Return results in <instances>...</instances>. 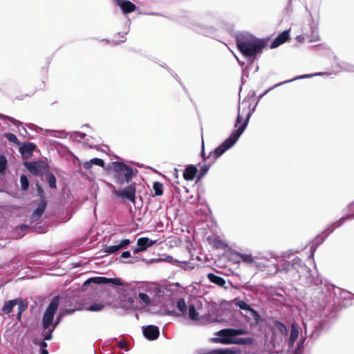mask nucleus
Returning <instances> with one entry per match:
<instances>
[{"label":"nucleus","instance_id":"1","mask_svg":"<svg viewBox=\"0 0 354 354\" xmlns=\"http://www.w3.org/2000/svg\"><path fill=\"white\" fill-rule=\"evenodd\" d=\"M250 116V104L243 102L241 106L239 107V113L235 123V127L237 129L221 145L210 152V156H212V162H215L219 157L236 143L248 126Z\"/></svg>","mask_w":354,"mask_h":354},{"label":"nucleus","instance_id":"2","mask_svg":"<svg viewBox=\"0 0 354 354\" xmlns=\"http://www.w3.org/2000/svg\"><path fill=\"white\" fill-rule=\"evenodd\" d=\"M236 44L245 57H254L262 53L263 49L267 46V41L250 34H243L236 37Z\"/></svg>","mask_w":354,"mask_h":354},{"label":"nucleus","instance_id":"3","mask_svg":"<svg viewBox=\"0 0 354 354\" xmlns=\"http://www.w3.org/2000/svg\"><path fill=\"white\" fill-rule=\"evenodd\" d=\"M113 169L115 173V183L123 186L125 183H129L131 181L133 170L129 166L120 162H114L113 163Z\"/></svg>","mask_w":354,"mask_h":354},{"label":"nucleus","instance_id":"4","mask_svg":"<svg viewBox=\"0 0 354 354\" xmlns=\"http://www.w3.org/2000/svg\"><path fill=\"white\" fill-rule=\"evenodd\" d=\"M59 301L60 299L58 296L54 297L47 307L46 310H45L42 317L44 331L48 329L50 326L53 324L55 314L56 313L59 307Z\"/></svg>","mask_w":354,"mask_h":354},{"label":"nucleus","instance_id":"5","mask_svg":"<svg viewBox=\"0 0 354 354\" xmlns=\"http://www.w3.org/2000/svg\"><path fill=\"white\" fill-rule=\"evenodd\" d=\"M112 194L115 196V197L118 198H120L123 201H128L131 203H135L136 200V183H132L128 185V187L122 189L117 190L115 187L112 185Z\"/></svg>","mask_w":354,"mask_h":354},{"label":"nucleus","instance_id":"6","mask_svg":"<svg viewBox=\"0 0 354 354\" xmlns=\"http://www.w3.org/2000/svg\"><path fill=\"white\" fill-rule=\"evenodd\" d=\"M109 284L112 283L115 286H122V283L119 278L109 279L104 277H95L88 279L83 284L86 287L90 284Z\"/></svg>","mask_w":354,"mask_h":354},{"label":"nucleus","instance_id":"7","mask_svg":"<svg viewBox=\"0 0 354 354\" xmlns=\"http://www.w3.org/2000/svg\"><path fill=\"white\" fill-rule=\"evenodd\" d=\"M212 342L214 343H221L223 344H250L253 342V339L251 337H239V338H220V337H214L212 338Z\"/></svg>","mask_w":354,"mask_h":354},{"label":"nucleus","instance_id":"8","mask_svg":"<svg viewBox=\"0 0 354 354\" xmlns=\"http://www.w3.org/2000/svg\"><path fill=\"white\" fill-rule=\"evenodd\" d=\"M248 330L244 329L225 328L218 331L216 335L221 337L220 338H234L235 336L247 335Z\"/></svg>","mask_w":354,"mask_h":354},{"label":"nucleus","instance_id":"9","mask_svg":"<svg viewBox=\"0 0 354 354\" xmlns=\"http://www.w3.org/2000/svg\"><path fill=\"white\" fill-rule=\"evenodd\" d=\"M143 335L149 340L157 339L160 335L159 328L154 325H149L142 328Z\"/></svg>","mask_w":354,"mask_h":354},{"label":"nucleus","instance_id":"10","mask_svg":"<svg viewBox=\"0 0 354 354\" xmlns=\"http://www.w3.org/2000/svg\"><path fill=\"white\" fill-rule=\"evenodd\" d=\"M46 205L47 204L44 198L41 197V200H40L38 207L32 212L30 216V220L32 222H35L41 218L45 212Z\"/></svg>","mask_w":354,"mask_h":354},{"label":"nucleus","instance_id":"11","mask_svg":"<svg viewBox=\"0 0 354 354\" xmlns=\"http://www.w3.org/2000/svg\"><path fill=\"white\" fill-rule=\"evenodd\" d=\"M290 39V30H286L280 33L272 42L270 47L272 48H277L284 44Z\"/></svg>","mask_w":354,"mask_h":354},{"label":"nucleus","instance_id":"12","mask_svg":"<svg viewBox=\"0 0 354 354\" xmlns=\"http://www.w3.org/2000/svg\"><path fill=\"white\" fill-rule=\"evenodd\" d=\"M36 149V145L32 142L24 143L19 148L20 153L24 158H29L32 155Z\"/></svg>","mask_w":354,"mask_h":354},{"label":"nucleus","instance_id":"13","mask_svg":"<svg viewBox=\"0 0 354 354\" xmlns=\"http://www.w3.org/2000/svg\"><path fill=\"white\" fill-rule=\"evenodd\" d=\"M208 243L216 249H225L227 245L216 236H211L207 237Z\"/></svg>","mask_w":354,"mask_h":354},{"label":"nucleus","instance_id":"14","mask_svg":"<svg viewBox=\"0 0 354 354\" xmlns=\"http://www.w3.org/2000/svg\"><path fill=\"white\" fill-rule=\"evenodd\" d=\"M26 167L35 175L40 174L44 169V165L41 162H28Z\"/></svg>","mask_w":354,"mask_h":354},{"label":"nucleus","instance_id":"15","mask_svg":"<svg viewBox=\"0 0 354 354\" xmlns=\"http://www.w3.org/2000/svg\"><path fill=\"white\" fill-rule=\"evenodd\" d=\"M207 277L209 280L210 282L214 283L215 285H216L221 288H226V287H225L226 281L224 278H223L220 276H217L213 273H208L207 274Z\"/></svg>","mask_w":354,"mask_h":354},{"label":"nucleus","instance_id":"16","mask_svg":"<svg viewBox=\"0 0 354 354\" xmlns=\"http://www.w3.org/2000/svg\"><path fill=\"white\" fill-rule=\"evenodd\" d=\"M198 172V169L194 165H188L183 172V178L186 180H192L195 178L196 174Z\"/></svg>","mask_w":354,"mask_h":354},{"label":"nucleus","instance_id":"17","mask_svg":"<svg viewBox=\"0 0 354 354\" xmlns=\"http://www.w3.org/2000/svg\"><path fill=\"white\" fill-rule=\"evenodd\" d=\"M156 242V241H152L147 237H141L138 239L137 245L143 252L151 247Z\"/></svg>","mask_w":354,"mask_h":354},{"label":"nucleus","instance_id":"18","mask_svg":"<svg viewBox=\"0 0 354 354\" xmlns=\"http://www.w3.org/2000/svg\"><path fill=\"white\" fill-rule=\"evenodd\" d=\"M118 5L124 13H130L136 10V6L132 2L127 0H118Z\"/></svg>","mask_w":354,"mask_h":354},{"label":"nucleus","instance_id":"19","mask_svg":"<svg viewBox=\"0 0 354 354\" xmlns=\"http://www.w3.org/2000/svg\"><path fill=\"white\" fill-rule=\"evenodd\" d=\"M17 304V299L9 300L5 302L3 308H2V312L4 314H9L10 313L13 308Z\"/></svg>","mask_w":354,"mask_h":354},{"label":"nucleus","instance_id":"20","mask_svg":"<svg viewBox=\"0 0 354 354\" xmlns=\"http://www.w3.org/2000/svg\"><path fill=\"white\" fill-rule=\"evenodd\" d=\"M234 254L241 258L242 261L245 263L252 265L253 263H255L254 258L250 254H242L239 252H236L234 253Z\"/></svg>","mask_w":354,"mask_h":354},{"label":"nucleus","instance_id":"21","mask_svg":"<svg viewBox=\"0 0 354 354\" xmlns=\"http://www.w3.org/2000/svg\"><path fill=\"white\" fill-rule=\"evenodd\" d=\"M92 165H96L100 167H104V162L102 159L95 158L91 159L89 162H86L84 163L83 166L84 169H89Z\"/></svg>","mask_w":354,"mask_h":354},{"label":"nucleus","instance_id":"22","mask_svg":"<svg viewBox=\"0 0 354 354\" xmlns=\"http://www.w3.org/2000/svg\"><path fill=\"white\" fill-rule=\"evenodd\" d=\"M236 306L241 309L251 312L254 317H259L257 312L250 306L246 302L243 300H240L236 303Z\"/></svg>","mask_w":354,"mask_h":354},{"label":"nucleus","instance_id":"23","mask_svg":"<svg viewBox=\"0 0 354 354\" xmlns=\"http://www.w3.org/2000/svg\"><path fill=\"white\" fill-rule=\"evenodd\" d=\"M17 305H18L17 319L18 320H20L22 313L24 312L28 308V304L21 299H17Z\"/></svg>","mask_w":354,"mask_h":354},{"label":"nucleus","instance_id":"24","mask_svg":"<svg viewBox=\"0 0 354 354\" xmlns=\"http://www.w3.org/2000/svg\"><path fill=\"white\" fill-rule=\"evenodd\" d=\"M0 119L10 122L17 127H19L22 124V122L15 119L14 118L3 115L2 113H0Z\"/></svg>","mask_w":354,"mask_h":354},{"label":"nucleus","instance_id":"25","mask_svg":"<svg viewBox=\"0 0 354 354\" xmlns=\"http://www.w3.org/2000/svg\"><path fill=\"white\" fill-rule=\"evenodd\" d=\"M153 189L154 190V194L156 196H160L163 194V185L160 182H154L153 184Z\"/></svg>","mask_w":354,"mask_h":354},{"label":"nucleus","instance_id":"26","mask_svg":"<svg viewBox=\"0 0 354 354\" xmlns=\"http://www.w3.org/2000/svg\"><path fill=\"white\" fill-rule=\"evenodd\" d=\"M46 179L48 183L49 187L52 189H55L57 187L56 185V178L54 174L51 172H48L46 175Z\"/></svg>","mask_w":354,"mask_h":354},{"label":"nucleus","instance_id":"27","mask_svg":"<svg viewBox=\"0 0 354 354\" xmlns=\"http://www.w3.org/2000/svg\"><path fill=\"white\" fill-rule=\"evenodd\" d=\"M274 326L284 336H287L288 333V330L287 327L284 324L279 321L274 322Z\"/></svg>","mask_w":354,"mask_h":354},{"label":"nucleus","instance_id":"28","mask_svg":"<svg viewBox=\"0 0 354 354\" xmlns=\"http://www.w3.org/2000/svg\"><path fill=\"white\" fill-rule=\"evenodd\" d=\"M189 317L192 320H198V313L194 304L189 306Z\"/></svg>","mask_w":354,"mask_h":354},{"label":"nucleus","instance_id":"29","mask_svg":"<svg viewBox=\"0 0 354 354\" xmlns=\"http://www.w3.org/2000/svg\"><path fill=\"white\" fill-rule=\"evenodd\" d=\"M299 334V328L298 325L296 323H293L291 324V331L290 337H292V339H297Z\"/></svg>","mask_w":354,"mask_h":354},{"label":"nucleus","instance_id":"30","mask_svg":"<svg viewBox=\"0 0 354 354\" xmlns=\"http://www.w3.org/2000/svg\"><path fill=\"white\" fill-rule=\"evenodd\" d=\"M177 308L182 313V314H185L187 311V304L184 299H179L177 301Z\"/></svg>","mask_w":354,"mask_h":354},{"label":"nucleus","instance_id":"31","mask_svg":"<svg viewBox=\"0 0 354 354\" xmlns=\"http://www.w3.org/2000/svg\"><path fill=\"white\" fill-rule=\"evenodd\" d=\"M21 187L22 190H27L29 187V180L27 176L24 174H22L20 177Z\"/></svg>","mask_w":354,"mask_h":354},{"label":"nucleus","instance_id":"32","mask_svg":"<svg viewBox=\"0 0 354 354\" xmlns=\"http://www.w3.org/2000/svg\"><path fill=\"white\" fill-rule=\"evenodd\" d=\"M207 354H234V351L230 350V348H221L212 350Z\"/></svg>","mask_w":354,"mask_h":354},{"label":"nucleus","instance_id":"33","mask_svg":"<svg viewBox=\"0 0 354 354\" xmlns=\"http://www.w3.org/2000/svg\"><path fill=\"white\" fill-rule=\"evenodd\" d=\"M214 162H212V160L209 162H207V163H205V165H203L201 167V170H200V174H199V178H201L203 177L204 175H205L207 174V172L208 171L210 166L214 164Z\"/></svg>","mask_w":354,"mask_h":354},{"label":"nucleus","instance_id":"34","mask_svg":"<svg viewBox=\"0 0 354 354\" xmlns=\"http://www.w3.org/2000/svg\"><path fill=\"white\" fill-rule=\"evenodd\" d=\"M353 218H354V214L346 215L345 216L342 217L337 222L333 224V225L334 226L333 229L339 227L346 220Z\"/></svg>","mask_w":354,"mask_h":354},{"label":"nucleus","instance_id":"35","mask_svg":"<svg viewBox=\"0 0 354 354\" xmlns=\"http://www.w3.org/2000/svg\"><path fill=\"white\" fill-rule=\"evenodd\" d=\"M104 305L101 303H96L91 305L87 310L90 311H100L103 310Z\"/></svg>","mask_w":354,"mask_h":354},{"label":"nucleus","instance_id":"36","mask_svg":"<svg viewBox=\"0 0 354 354\" xmlns=\"http://www.w3.org/2000/svg\"><path fill=\"white\" fill-rule=\"evenodd\" d=\"M7 168V160L3 155L0 154V174L5 171Z\"/></svg>","mask_w":354,"mask_h":354},{"label":"nucleus","instance_id":"37","mask_svg":"<svg viewBox=\"0 0 354 354\" xmlns=\"http://www.w3.org/2000/svg\"><path fill=\"white\" fill-rule=\"evenodd\" d=\"M120 247L118 245L106 246L104 251L108 254H113L120 250Z\"/></svg>","mask_w":354,"mask_h":354},{"label":"nucleus","instance_id":"38","mask_svg":"<svg viewBox=\"0 0 354 354\" xmlns=\"http://www.w3.org/2000/svg\"><path fill=\"white\" fill-rule=\"evenodd\" d=\"M5 137L10 141L14 143H18L19 140L17 136L11 133H8L5 134Z\"/></svg>","mask_w":354,"mask_h":354},{"label":"nucleus","instance_id":"39","mask_svg":"<svg viewBox=\"0 0 354 354\" xmlns=\"http://www.w3.org/2000/svg\"><path fill=\"white\" fill-rule=\"evenodd\" d=\"M138 297L146 305H148L150 303L149 297L147 294L140 292Z\"/></svg>","mask_w":354,"mask_h":354},{"label":"nucleus","instance_id":"40","mask_svg":"<svg viewBox=\"0 0 354 354\" xmlns=\"http://www.w3.org/2000/svg\"><path fill=\"white\" fill-rule=\"evenodd\" d=\"M252 266L259 271L266 270V266L261 262L255 261V263H253Z\"/></svg>","mask_w":354,"mask_h":354},{"label":"nucleus","instance_id":"41","mask_svg":"<svg viewBox=\"0 0 354 354\" xmlns=\"http://www.w3.org/2000/svg\"><path fill=\"white\" fill-rule=\"evenodd\" d=\"M57 324H58V322H56L54 324V326H53V329H50L49 328H48V329H47L48 331H47L46 334L44 337V340H50V339H52V333H53V330L55 329V328Z\"/></svg>","mask_w":354,"mask_h":354},{"label":"nucleus","instance_id":"42","mask_svg":"<svg viewBox=\"0 0 354 354\" xmlns=\"http://www.w3.org/2000/svg\"><path fill=\"white\" fill-rule=\"evenodd\" d=\"M201 157H202L203 161L206 162L210 161L212 160V156H210V153L209 154L208 156H205V149H204V144L203 143L202 145Z\"/></svg>","mask_w":354,"mask_h":354},{"label":"nucleus","instance_id":"43","mask_svg":"<svg viewBox=\"0 0 354 354\" xmlns=\"http://www.w3.org/2000/svg\"><path fill=\"white\" fill-rule=\"evenodd\" d=\"M118 345L119 348H120L121 349H124L125 351H128L129 350L128 344L124 340H120L118 342Z\"/></svg>","mask_w":354,"mask_h":354},{"label":"nucleus","instance_id":"44","mask_svg":"<svg viewBox=\"0 0 354 354\" xmlns=\"http://www.w3.org/2000/svg\"><path fill=\"white\" fill-rule=\"evenodd\" d=\"M131 241L129 240V239H123L120 241V243L118 244L120 248H123L127 245H129V244H131Z\"/></svg>","mask_w":354,"mask_h":354},{"label":"nucleus","instance_id":"45","mask_svg":"<svg viewBox=\"0 0 354 354\" xmlns=\"http://www.w3.org/2000/svg\"><path fill=\"white\" fill-rule=\"evenodd\" d=\"M302 350H303V343L301 342L297 348L295 349L293 354H302Z\"/></svg>","mask_w":354,"mask_h":354},{"label":"nucleus","instance_id":"46","mask_svg":"<svg viewBox=\"0 0 354 354\" xmlns=\"http://www.w3.org/2000/svg\"><path fill=\"white\" fill-rule=\"evenodd\" d=\"M135 299H136L135 297H127V301H128V303H129V304H131V306L132 308H134V305H133V304H134V302H135Z\"/></svg>","mask_w":354,"mask_h":354},{"label":"nucleus","instance_id":"47","mask_svg":"<svg viewBox=\"0 0 354 354\" xmlns=\"http://www.w3.org/2000/svg\"><path fill=\"white\" fill-rule=\"evenodd\" d=\"M131 257V253L129 251H124L121 254L122 258H129Z\"/></svg>","mask_w":354,"mask_h":354},{"label":"nucleus","instance_id":"48","mask_svg":"<svg viewBox=\"0 0 354 354\" xmlns=\"http://www.w3.org/2000/svg\"><path fill=\"white\" fill-rule=\"evenodd\" d=\"M296 341V339H292V337H289V339H288V345L290 347H292L295 342Z\"/></svg>","mask_w":354,"mask_h":354},{"label":"nucleus","instance_id":"49","mask_svg":"<svg viewBox=\"0 0 354 354\" xmlns=\"http://www.w3.org/2000/svg\"><path fill=\"white\" fill-rule=\"evenodd\" d=\"M132 250H133V254H138L140 252H142V250L140 249V248L139 246L136 247V248H132Z\"/></svg>","mask_w":354,"mask_h":354},{"label":"nucleus","instance_id":"50","mask_svg":"<svg viewBox=\"0 0 354 354\" xmlns=\"http://www.w3.org/2000/svg\"><path fill=\"white\" fill-rule=\"evenodd\" d=\"M40 347L41 348V350L46 349V348L47 347V343L44 341L41 342V343L40 344Z\"/></svg>","mask_w":354,"mask_h":354},{"label":"nucleus","instance_id":"51","mask_svg":"<svg viewBox=\"0 0 354 354\" xmlns=\"http://www.w3.org/2000/svg\"><path fill=\"white\" fill-rule=\"evenodd\" d=\"M38 193H39V196H40V198H41V197H44V196H43V193H44V192H43V190H42V189H41V187H38Z\"/></svg>","mask_w":354,"mask_h":354},{"label":"nucleus","instance_id":"52","mask_svg":"<svg viewBox=\"0 0 354 354\" xmlns=\"http://www.w3.org/2000/svg\"><path fill=\"white\" fill-rule=\"evenodd\" d=\"M319 39V36H318V35H316V36H315V37H314V38H313V39H310V41H318Z\"/></svg>","mask_w":354,"mask_h":354},{"label":"nucleus","instance_id":"53","mask_svg":"<svg viewBox=\"0 0 354 354\" xmlns=\"http://www.w3.org/2000/svg\"><path fill=\"white\" fill-rule=\"evenodd\" d=\"M282 270H285L286 272H287V271L288 270V268H282L281 270V269H279V268H277V269H276V272H281Z\"/></svg>","mask_w":354,"mask_h":354},{"label":"nucleus","instance_id":"54","mask_svg":"<svg viewBox=\"0 0 354 354\" xmlns=\"http://www.w3.org/2000/svg\"><path fill=\"white\" fill-rule=\"evenodd\" d=\"M41 354H48V351L46 349H42Z\"/></svg>","mask_w":354,"mask_h":354}]
</instances>
